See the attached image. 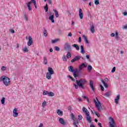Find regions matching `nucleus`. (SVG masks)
I'll return each instance as SVG.
<instances>
[{"mask_svg": "<svg viewBox=\"0 0 127 127\" xmlns=\"http://www.w3.org/2000/svg\"><path fill=\"white\" fill-rule=\"evenodd\" d=\"M71 80L73 81H75L76 84L75 83L73 84V86L75 89H78V87L80 89H84V85L85 84H86V83H87V81H86V80L84 79H80L78 80L77 79H75L72 77Z\"/></svg>", "mask_w": 127, "mask_h": 127, "instance_id": "1", "label": "nucleus"}, {"mask_svg": "<svg viewBox=\"0 0 127 127\" xmlns=\"http://www.w3.org/2000/svg\"><path fill=\"white\" fill-rule=\"evenodd\" d=\"M3 82L4 85L6 86V87H7L9 85H10V79L9 78L3 75L0 78V82L2 81Z\"/></svg>", "mask_w": 127, "mask_h": 127, "instance_id": "2", "label": "nucleus"}, {"mask_svg": "<svg viewBox=\"0 0 127 127\" xmlns=\"http://www.w3.org/2000/svg\"><path fill=\"white\" fill-rule=\"evenodd\" d=\"M82 111L83 113H85L86 116H87L86 119L87 121H88L89 124L92 123V120H91V116H90V113L88 111V110L86 109L85 107L82 108Z\"/></svg>", "mask_w": 127, "mask_h": 127, "instance_id": "3", "label": "nucleus"}, {"mask_svg": "<svg viewBox=\"0 0 127 127\" xmlns=\"http://www.w3.org/2000/svg\"><path fill=\"white\" fill-rule=\"evenodd\" d=\"M96 99L98 102H97V101H96V99H94V101L95 104V106L97 108V110H98V111L103 110V106H102V103H101V102L99 101V99L97 97H96Z\"/></svg>", "mask_w": 127, "mask_h": 127, "instance_id": "4", "label": "nucleus"}, {"mask_svg": "<svg viewBox=\"0 0 127 127\" xmlns=\"http://www.w3.org/2000/svg\"><path fill=\"white\" fill-rule=\"evenodd\" d=\"M82 58V60H84V58L81 57V56H76L73 59L71 60V63H74L75 61H78V60H80Z\"/></svg>", "mask_w": 127, "mask_h": 127, "instance_id": "5", "label": "nucleus"}, {"mask_svg": "<svg viewBox=\"0 0 127 127\" xmlns=\"http://www.w3.org/2000/svg\"><path fill=\"white\" fill-rule=\"evenodd\" d=\"M64 49L65 50V51H71V46H70V44L68 43H65L64 45Z\"/></svg>", "mask_w": 127, "mask_h": 127, "instance_id": "6", "label": "nucleus"}, {"mask_svg": "<svg viewBox=\"0 0 127 127\" xmlns=\"http://www.w3.org/2000/svg\"><path fill=\"white\" fill-rule=\"evenodd\" d=\"M109 120L110 122H109V127H115V121L112 117H109Z\"/></svg>", "mask_w": 127, "mask_h": 127, "instance_id": "7", "label": "nucleus"}, {"mask_svg": "<svg viewBox=\"0 0 127 127\" xmlns=\"http://www.w3.org/2000/svg\"><path fill=\"white\" fill-rule=\"evenodd\" d=\"M49 14L50 16L49 17V19H50L53 23H54V22H55V21H54V15H52L51 12H50Z\"/></svg>", "mask_w": 127, "mask_h": 127, "instance_id": "8", "label": "nucleus"}, {"mask_svg": "<svg viewBox=\"0 0 127 127\" xmlns=\"http://www.w3.org/2000/svg\"><path fill=\"white\" fill-rule=\"evenodd\" d=\"M32 43H33V40H32V38L31 36H29V41L27 42L28 46H31L32 45Z\"/></svg>", "mask_w": 127, "mask_h": 127, "instance_id": "9", "label": "nucleus"}, {"mask_svg": "<svg viewBox=\"0 0 127 127\" xmlns=\"http://www.w3.org/2000/svg\"><path fill=\"white\" fill-rule=\"evenodd\" d=\"M87 67V64L85 63H82L79 66V70H82L84 68H86Z\"/></svg>", "mask_w": 127, "mask_h": 127, "instance_id": "10", "label": "nucleus"}, {"mask_svg": "<svg viewBox=\"0 0 127 127\" xmlns=\"http://www.w3.org/2000/svg\"><path fill=\"white\" fill-rule=\"evenodd\" d=\"M16 112H17V110H16V108H15L13 111V116L14 118H17V117H18V113Z\"/></svg>", "mask_w": 127, "mask_h": 127, "instance_id": "11", "label": "nucleus"}, {"mask_svg": "<svg viewBox=\"0 0 127 127\" xmlns=\"http://www.w3.org/2000/svg\"><path fill=\"white\" fill-rule=\"evenodd\" d=\"M89 86L92 90L93 91V92L95 91V88H94V83H93V80H90Z\"/></svg>", "mask_w": 127, "mask_h": 127, "instance_id": "12", "label": "nucleus"}, {"mask_svg": "<svg viewBox=\"0 0 127 127\" xmlns=\"http://www.w3.org/2000/svg\"><path fill=\"white\" fill-rule=\"evenodd\" d=\"M27 6L29 11H31L32 10V8L31 7V2L30 1L27 3Z\"/></svg>", "mask_w": 127, "mask_h": 127, "instance_id": "13", "label": "nucleus"}, {"mask_svg": "<svg viewBox=\"0 0 127 127\" xmlns=\"http://www.w3.org/2000/svg\"><path fill=\"white\" fill-rule=\"evenodd\" d=\"M48 73H49V74H51L52 75H53V74H54V70H53V68H52V67H48Z\"/></svg>", "mask_w": 127, "mask_h": 127, "instance_id": "14", "label": "nucleus"}, {"mask_svg": "<svg viewBox=\"0 0 127 127\" xmlns=\"http://www.w3.org/2000/svg\"><path fill=\"white\" fill-rule=\"evenodd\" d=\"M79 16L80 19H83V11L81 8L79 9Z\"/></svg>", "mask_w": 127, "mask_h": 127, "instance_id": "15", "label": "nucleus"}, {"mask_svg": "<svg viewBox=\"0 0 127 127\" xmlns=\"http://www.w3.org/2000/svg\"><path fill=\"white\" fill-rule=\"evenodd\" d=\"M80 53H81V54H85V53L86 52L85 51V48H84V46L81 45L80 46Z\"/></svg>", "mask_w": 127, "mask_h": 127, "instance_id": "16", "label": "nucleus"}, {"mask_svg": "<svg viewBox=\"0 0 127 127\" xmlns=\"http://www.w3.org/2000/svg\"><path fill=\"white\" fill-rule=\"evenodd\" d=\"M59 122L60 123V124H61L62 125H63L64 126H65L66 125V122H65L63 118H60Z\"/></svg>", "mask_w": 127, "mask_h": 127, "instance_id": "17", "label": "nucleus"}, {"mask_svg": "<svg viewBox=\"0 0 127 127\" xmlns=\"http://www.w3.org/2000/svg\"><path fill=\"white\" fill-rule=\"evenodd\" d=\"M90 31L92 33H95V27L93 24L90 25Z\"/></svg>", "mask_w": 127, "mask_h": 127, "instance_id": "18", "label": "nucleus"}, {"mask_svg": "<svg viewBox=\"0 0 127 127\" xmlns=\"http://www.w3.org/2000/svg\"><path fill=\"white\" fill-rule=\"evenodd\" d=\"M82 38L84 39L85 43H86V44H89V43H90L89 42V40H88V38H87V37H86V36H85V35H83L82 36Z\"/></svg>", "mask_w": 127, "mask_h": 127, "instance_id": "19", "label": "nucleus"}, {"mask_svg": "<svg viewBox=\"0 0 127 127\" xmlns=\"http://www.w3.org/2000/svg\"><path fill=\"white\" fill-rule=\"evenodd\" d=\"M51 74L47 72L46 74V78L47 79H48V80H51V79L52 78V77H51Z\"/></svg>", "mask_w": 127, "mask_h": 127, "instance_id": "20", "label": "nucleus"}, {"mask_svg": "<svg viewBox=\"0 0 127 127\" xmlns=\"http://www.w3.org/2000/svg\"><path fill=\"white\" fill-rule=\"evenodd\" d=\"M75 70V69H74V67L70 65L69 66H68V71H69V72H71V73H74V71Z\"/></svg>", "mask_w": 127, "mask_h": 127, "instance_id": "21", "label": "nucleus"}, {"mask_svg": "<svg viewBox=\"0 0 127 127\" xmlns=\"http://www.w3.org/2000/svg\"><path fill=\"white\" fill-rule=\"evenodd\" d=\"M72 47L76 48V50H77V51H79V50H80V47H79V45H78L77 44H74L72 45Z\"/></svg>", "mask_w": 127, "mask_h": 127, "instance_id": "22", "label": "nucleus"}, {"mask_svg": "<svg viewBox=\"0 0 127 127\" xmlns=\"http://www.w3.org/2000/svg\"><path fill=\"white\" fill-rule=\"evenodd\" d=\"M57 114L58 115H59V116H60L61 117L63 116V112L59 109L57 110Z\"/></svg>", "mask_w": 127, "mask_h": 127, "instance_id": "23", "label": "nucleus"}, {"mask_svg": "<svg viewBox=\"0 0 127 127\" xmlns=\"http://www.w3.org/2000/svg\"><path fill=\"white\" fill-rule=\"evenodd\" d=\"M53 11L55 12V14L56 17H59V14L58 13V11L57 10L54 9Z\"/></svg>", "mask_w": 127, "mask_h": 127, "instance_id": "24", "label": "nucleus"}, {"mask_svg": "<svg viewBox=\"0 0 127 127\" xmlns=\"http://www.w3.org/2000/svg\"><path fill=\"white\" fill-rule=\"evenodd\" d=\"M80 71V69L78 70V69L75 68L73 71V73H75V74H76L77 75H79Z\"/></svg>", "mask_w": 127, "mask_h": 127, "instance_id": "25", "label": "nucleus"}, {"mask_svg": "<svg viewBox=\"0 0 127 127\" xmlns=\"http://www.w3.org/2000/svg\"><path fill=\"white\" fill-rule=\"evenodd\" d=\"M31 2H33L34 3V5L36 9H37V6L36 5V1L35 0H31Z\"/></svg>", "mask_w": 127, "mask_h": 127, "instance_id": "26", "label": "nucleus"}, {"mask_svg": "<svg viewBox=\"0 0 127 127\" xmlns=\"http://www.w3.org/2000/svg\"><path fill=\"white\" fill-rule=\"evenodd\" d=\"M43 34L45 37H46L48 34V33H47V30L45 29V28H44Z\"/></svg>", "mask_w": 127, "mask_h": 127, "instance_id": "27", "label": "nucleus"}, {"mask_svg": "<svg viewBox=\"0 0 127 127\" xmlns=\"http://www.w3.org/2000/svg\"><path fill=\"white\" fill-rule=\"evenodd\" d=\"M55 95L54 93L51 92H49L48 96H49V97H54Z\"/></svg>", "mask_w": 127, "mask_h": 127, "instance_id": "28", "label": "nucleus"}, {"mask_svg": "<svg viewBox=\"0 0 127 127\" xmlns=\"http://www.w3.org/2000/svg\"><path fill=\"white\" fill-rule=\"evenodd\" d=\"M60 39H56L55 40H52V43L53 44H54V43H56V42H58L59 41Z\"/></svg>", "mask_w": 127, "mask_h": 127, "instance_id": "29", "label": "nucleus"}, {"mask_svg": "<svg viewBox=\"0 0 127 127\" xmlns=\"http://www.w3.org/2000/svg\"><path fill=\"white\" fill-rule=\"evenodd\" d=\"M111 95V91H109L107 93L105 94V97H110Z\"/></svg>", "mask_w": 127, "mask_h": 127, "instance_id": "30", "label": "nucleus"}, {"mask_svg": "<svg viewBox=\"0 0 127 127\" xmlns=\"http://www.w3.org/2000/svg\"><path fill=\"white\" fill-rule=\"evenodd\" d=\"M5 102V98L3 97L2 99L1 100V103L2 105H4V103Z\"/></svg>", "mask_w": 127, "mask_h": 127, "instance_id": "31", "label": "nucleus"}, {"mask_svg": "<svg viewBox=\"0 0 127 127\" xmlns=\"http://www.w3.org/2000/svg\"><path fill=\"white\" fill-rule=\"evenodd\" d=\"M44 9L46 10V12H47L48 11V4H46V5L44 7Z\"/></svg>", "mask_w": 127, "mask_h": 127, "instance_id": "32", "label": "nucleus"}, {"mask_svg": "<svg viewBox=\"0 0 127 127\" xmlns=\"http://www.w3.org/2000/svg\"><path fill=\"white\" fill-rule=\"evenodd\" d=\"M94 3L98 5V4H100V1L99 0H94Z\"/></svg>", "mask_w": 127, "mask_h": 127, "instance_id": "33", "label": "nucleus"}, {"mask_svg": "<svg viewBox=\"0 0 127 127\" xmlns=\"http://www.w3.org/2000/svg\"><path fill=\"white\" fill-rule=\"evenodd\" d=\"M71 53L70 52H67V54L66 55V58H71Z\"/></svg>", "mask_w": 127, "mask_h": 127, "instance_id": "34", "label": "nucleus"}, {"mask_svg": "<svg viewBox=\"0 0 127 127\" xmlns=\"http://www.w3.org/2000/svg\"><path fill=\"white\" fill-rule=\"evenodd\" d=\"M44 63H45V65H47V59L46 57H44Z\"/></svg>", "mask_w": 127, "mask_h": 127, "instance_id": "35", "label": "nucleus"}, {"mask_svg": "<svg viewBox=\"0 0 127 127\" xmlns=\"http://www.w3.org/2000/svg\"><path fill=\"white\" fill-rule=\"evenodd\" d=\"M55 50L56 51H60V48H59V47L55 46Z\"/></svg>", "mask_w": 127, "mask_h": 127, "instance_id": "36", "label": "nucleus"}, {"mask_svg": "<svg viewBox=\"0 0 127 127\" xmlns=\"http://www.w3.org/2000/svg\"><path fill=\"white\" fill-rule=\"evenodd\" d=\"M49 92H48V91H46V90H44V91H43V96H44V95H48V93H49Z\"/></svg>", "mask_w": 127, "mask_h": 127, "instance_id": "37", "label": "nucleus"}, {"mask_svg": "<svg viewBox=\"0 0 127 127\" xmlns=\"http://www.w3.org/2000/svg\"><path fill=\"white\" fill-rule=\"evenodd\" d=\"M47 102L46 101H44V102L42 103V106L43 108H45V106H46Z\"/></svg>", "mask_w": 127, "mask_h": 127, "instance_id": "38", "label": "nucleus"}, {"mask_svg": "<svg viewBox=\"0 0 127 127\" xmlns=\"http://www.w3.org/2000/svg\"><path fill=\"white\" fill-rule=\"evenodd\" d=\"M23 51L24 52H27L28 51V49H27V48L25 47L24 48H23Z\"/></svg>", "mask_w": 127, "mask_h": 127, "instance_id": "39", "label": "nucleus"}, {"mask_svg": "<svg viewBox=\"0 0 127 127\" xmlns=\"http://www.w3.org/2000/svg\"><path fill=\"white\" fill-rule=\"evenodd\" d=\"M70 116L71 118V120H74L75 118V116L74 115V114L73 113H71L70 114Z\"/></svg>", "mask_w": 127, "mask_h": 127, "instance_id": "40", "label": "nucleus"}, {"mask_svg": "<svg viewBox=\"0 0 127 127\" xmlns=\"http://www.w3.org/2000/svg\"><path fill=\"white\" fill-rule=\"evenodd\" d=\"M115 72H116V66L113 67L111 70L112 73H115Z\"/></svg>", "mask_w": 127, "mask_h": 127, "instance_id": "41", "label": "nucleus"}, {"mask_svg": "<svg viewBox=\"0 0 127 127\" xmlns=\"http://www.w3.org/2000/svg\"><path fill=\"white\" fill-rule=\"evenodd\" d=\"M115 38H116L117 39L119 38V33H118V32H116L115 33Z\"/></svg>", "mask_w": 127, "mask_h": 127, "instance_id": "42", "label": "nucleus"}, {"mask_svg": "<svg viewBox=\"0 0 127 127\" xmlns=\"http://www.w3.org/2000/svg\"><path fill=\"white\" fill-rule=\"evenodd\" d=\"M92 68L93 67H92V66H91V65H90V64L88 65V70H89V71H91V70H92Z\"/></svg>", "mask_w": 127, "mask_h": 127, "instance_id": "43", "label": "nucleus"}, {"mask_svg": "<svg viewBox=\"0 0 127 127\" xmlns=\"http://www.w3.org/2000/svg\"><path fill=\"white\" fill-rule=\"evenodd\" d=\"M119 99H117V98H116L115 99V104H116L117 105H118V104H119Z\"/></svg>", "mask_w": 127, "mask_h": 127, "instance_id": "44", "label": "nucleus"}, {"mask_svg": "<svg viewBox=\"0 0 127 127\" xmlns=\"http://www.w3.org/2000/svg\"><path fill=\"white\" fill-rule=\"evenodd\" d=\"M100 89L101 91H103V92H104V91L105 90V88H104V86H103V85H100Z\"/></svg>", "mask_w": 127, "mask_h": 127, "instance_id": "45", "label": "nucleus"}, {"mask_svg": "<svg viewBox=\"0 0 127 127\" xmlns=\"http://www.w3.org/2000/svg\"><path fill=\"white\" fill-rule=\"evenodd\" d=\"M82 97L83 98V99H85V100H87V102H89V98H87V97L83 96H82Z\"/></svg>", "mask_w": 127, "mask_h": 127, "instance_id": "46", "label": "nucleus"}, {"mask_svg": "<svg viewBox=\"0 0 127 127\" xmlns=\"http://www.w3.org/2000/svg\"><path fill=\"white\" fill-rule=\"evenodd\" d=\"M78 75L76 73H75L74 72L73 73V77H74V78H77V77H78Z\"/></svg>", "mask_w": 127, "mask_h": 127, "instance_id": "47", "label": "nucleus"}, {"mask_svg": "<svg viewBox=\"0 0 127 127\" xmlns=\"http://www.w3.org/2000/svg\"><path fill=\"white\" fill-rule=\"evenodd\" d=\"M72 120L76 122V123H77V124H78V123H79V121L78 120V119H77L76 118H74V120Z\"/></svg>", "mask_w": 127, "mask_h": 127, "instance_id": "48", "label": "nucleus"}, {"mask_svg": "<svg viewBox=\"0 0 127 127\" xmlns=\"http://www.w3.org/2000/svg\"><path fill=\"white\" fill-rule=\"evenodd\" d=\"M82 119H83V117L82 116V115H78V120H82Z\"/></svg>", "mask_w": 127, "mask_h": 127, "instance_id": "49", "label": "nucleus"}, {"mask_svg": "<svg viewBox=\"0 0 127 127\" xmlns=\"http://www.w3.org/2000/svg\"><path fill=\"white\" fill-rule=\"evenodd\" d=\"M78 42L79 43H81V42H82V38H81V37H79L78 38Z\"/></svg>", "mask_w": 127, "mask_h": 127, "instance_id": "50", "label": "nucleus"}, {"mask_svg": "<svg viewBox=\"0 0 127 127\" xmlns=\"http://www.w3.org/2000/svg\"><path fill=\"white\" fill-rule=\"evenodd\" d=\"M103 85L105 88H108V87H109V85L107 83H106V82L104 83Z\"/></svg>", "mask_w": 127, "mask_h": 127, "instance_id": "51", "label": "nucleus"}, {"mask_svg": "<svg viewBox=\"0 0 127 127\" xmlns=\"http://www.w3.org/2000/svg\"><path fill=\"white\" fill-rule=\"evenodd\" d=\"M63 61H65V62L67 61V59H66V57L65 56H64L63 57Z\"/></svg>", "mask_w": 127, "mask_h": 127, "instance_id": "52", "label": "nucleus"}, {"mask_svg": "<svg viewBox=\"0 0 127 127\" xmlns=\"http://www.w3.org/2000/svg\"><path fill=\"white\" fill-rule=\"evenodd\" d=\"M95 115L98 117V118H100V114H98V112H97V111L95 112Z\"/></svg>", "mask_w": 127, "mask_h": 127, "instance_id": "53", "label": "nucleus"}, {"mask_svg": "<svg viewBox=\"0 0 127 127\" xmlns=\"http://www.w3.org/2000/svg\"><path fill=\"white\" fill-rule=\"evenodd\" d=\"M1 69L3 70H6V67L5 66H3L1 67Z\"/></svg>", "mask_w": 127, "mask_h": 127, "instance_id": "54", "label": "nucleus"}, {"mask_svg": "<svg viewBox=\"0 0 127 127\" xmlns=\"http://www.w3.org/2000/svg\"><path fill=\"white\" fill-rule=\"evenodd\" d=\"M48 1L49 4H51V5H52V1H51V0H48Z\"/></svg>", "mask_w": 127, "mask_h": 127, "instance_id": "55", "label": "nucleus"}, {"mask_svg": "<svg viewBox=\"0 0 127 127\" xmlns=\"http://www.w3.org/2000/svg\"><path fill=\"white\" fill-rule=\"evenodd\" d=\"M86 58L88 59V60H90V56L88 55L86 56Z\"/></svg>", "mask_w": 127, "mask_h": 127, "instance_id": "56", "label": "nucleus"}, {"mask_svg": "<svg viewBox=\"0 0 127 127\" xmlns=\"http://www.w3.org/2000/svg\"><path fill=\"white\" fill-rule=\"evenodd\" d=\"M120 98H121V96H120V95H118L117 96L116 99H117V100H120Z\"/></svg>", "mask_w": 127, "mask_h": 127, "instance_id": "57", "label": "nucleus"}, {"mask_svg": "<svg viewBox=\"0 0 127 127\" xmlns=\"http://www.w3.org/2000/svg\"><path fill=\"white\" fill-rule=\"evenodd\" d=\"M123 15H124V16H126L127 15V11H125L123 12Z\"/></svg>", "mask_w": 127, "mask_h": 127, "instance_id": "58", "label": "nucleus"}, {"mask_svg": "<svg viewBox=\"0 0 127 127\" xmlns=\"http://www.w3.org/2000/svg\"><path fill=\"white\" fill-rule=\"evenodd\" d=\"M123 29H127V25H126L125 26H124L123 27Z\"/></svg>", "mask_w": 127, "mask_h": 127, "instance_id": "59", "label": "nucleus"}, {"mask_svg": "<svg viewBox=\"0 0 127 127\" xmlns=\"http://www.w3.org/2000/svg\"><path fill=\"white\" fill-rule=\"evenodd\" d=\"M73 125H74L75 127H78V125H77V123H76V122H73Z\"/></svg>", "mask_w": 127, "mask_h": 127, "instance_id": "60", "label": "nucleus"}, {"mask_svg": "<svg viewBox=\"0 0 127 127\" xmlns=\"http://www.w3.org/2000/svg\"><path fill=\"white\" fill-rule=\"evenodd\" d=\"M111 36H112V37H115V34L114 33H112L111 34Z\"/></svg>", "mask_w": 127, "mask_h": 127, "instance_id": "61", "label": "nucleus"}, {"mask_svg": "<svg viewBox=\"0 0 127 127\" xmlns=\"http://www.w3.org/2000/svg\"><path fill=\"white\" fill-rule=\"evenodd\" d=\"M10 32H11V33H14V32H15L14 30H13V29H11V30H10Z\"/></svg>", "mask_w": 127, "mask_h": 127, "instance_id": "62", "label": "nucleus"}, {"mask_svg": "<svg viewBox=\"0 0 127 127\" xmlns=\"http://www.w3.org/2000/svg\"><path fill=\"white\" fill-rule=\"evenodd\" d=\"M39 127H43V124L42 123H40Z\"/></svg>", "mask_w": 127, "mask_h": 127, "instance_id": "63", "label": "nucleus"}, {"mask_svg": "<svg viewBox=\"0 0 127 127\" xmlns=\"http://www.w3.org/2000/svg\"><path fill=\"white\" fill-rule=\"evenodd\" d=\"M68 36H70V37H72V33H69L68 34Z\"/></svg>", "mask_w": 127, "mask_h": 127, "instance_id": "64", "label": "nucleus"}]
</instances>
